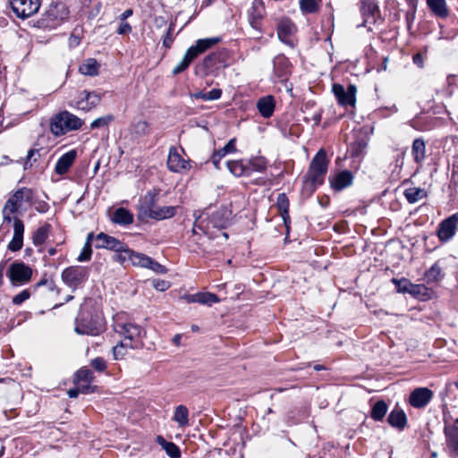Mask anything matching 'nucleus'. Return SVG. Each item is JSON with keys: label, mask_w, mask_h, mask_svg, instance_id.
Segmentation results:
<instances>
[{"label": "nucleus", "mask_w": 458, "mask_h": 458, "mask_svg": "<svg viewBox=\"0 0 458 458\" xmlns=\"http://www.w3.org/2000/svg\"><path fill=\"white\" fill-rule=\"evenodd\" d=\"M74 330L78 335H98L104 332L105 326L101 318L82 308L75 319Z\"/></svg>", "instance_id": "nucleus-1"}, {"label": "nucleus", "mask_w": 458, "mask_h": 458, "mask_svg": "<svg viewBox=\"0 0 458 458\" xmlns=\"http://www.w3.org/2000/svg\"><path fill=\"white\" fill-rule=\"evenodd\" d=\"M82 124L83 121L77 115L68 111H62L50 119L49 126L51 132L55 136L59 137L71 131L80 129Z\"/></svg>", "instance_id": "nucleus-2"}, {"label": "nucleus", "mask_w": 458, "mask_h": 458, "mask_svg": "<svg viewBox=\"0 0 458 458\" xmlns=\"http://www.w3.org/2000/svg\"><path fill=\"white\" fill-rule=\"evenodd\" d=\"M327 171V153L323 148H321L312 158L307 173V180L311 183L313 188L323 183Z\"/></svg>", "instance_id": "nucleus-3"}, {"label": "nucleus", "mask_w": 458, "mask_h": 458, "mask_svg": "<svg viewBox=\"0 0 458 458\" xmlns=\"http://www.w3.org/2000/svg\"><path fill=\"white\" fill-rule=\"evenodd\" d=\"M89 276V269L82 266H71L63 270L62 281L72 291L83 285Z\"/></svg>", "instance_id": "nucleus-4"}, {"label": "nucleus", "mask_w": 458, "mask_h": 458, "mask_svg": "<svg viewBox=\"0 0 458 458\" xmlns=\"http://www.w3.org/2000/svg\"><path fill=\"white\" fill-rule=\"evenodd\" d=\"M9 5L18 18L26 19L38 12L41 0H9Z\"/></svg>", "instance_id": "nucleus-5"}, {"label": "nucleus", "mask_w": 458, "mask_h": 458, "mask_svg": "<svg viewBox=\"0 0 458 458\" xmlns=\"http://www.w3.org/2000/svg\"><path fill=\"white\" fill-rule=\"evenodd\" d=\"M7 274L13 285H22L30 281L32 269L23 262H13L10 265Z\"/></svg>", "instance_id": "nucleus-6"}, {"label": "nucleus", "mask_w": 458, "mask_h": 458, "mask_svg": "<svg viewBox=\"0 0 458 458\" xmlns=\"http://www.w3.org/2000/svg\"><path fill=\"white\" fill-rule=\"evenodd\" d=\"M33 199V191L31 189L23 187L16 191L6 201L4 211L13 214L18 211L23 203L31 205Z\"/></svg>", "instance_id": "nucleus-7"}, {"label": "nucleus", "mask_w": 458, "mask_h": 458, "mask_svg": "<svg viewBox=\"0 0 458 458\" xmlns=\"http://www.w3.org/2000/svg\"><path fill=\"white\" fill-rule=\"evenodd\" d=\"M332 91L337 99V103L344 107L354 106L356 103L357 88L350 84L345 89L342 84L335 83L332 86Z\"/></svg>", "instance_id": "nucleus-8"}, {"label": "nucleus", "mask_w": 458, "mask_h": 458, "mask_svg": "<svg viewBox=\"0 0 458 458\" xmlns=\"http://www.w3.org/2000/svg\"><path fill=\"white\" fill-rule=\"evenodd\" d=\"M158 192L154 191H148L142 199V202L138 207L137 218L141 222H146L151 216L152 212L157 208Z\"/></svg>", "instance_id": "nucleus-9"}, {"label": "nucleus", "mask_w": 458, "mask_h": 458, "mask_svg": "<svg viewBox=\"0 0 458 458\" xmlns=\"http://www.w3.org/2000/svg\"><path fill=\"white\" fill-rule=\"evenodd\" d=\"M166 165L171 172L179 174L187 173L191 167L190 160L183 158L175 147L169 148Z\"/></svg>", "instance_id": "nucleus-10"}, {"label": "nucleus", "mask_w": 458, "mask_h": 458, "mask_svg": "<svg viewBox=\"0 0 458 458\" xmlns=\"http://www.w3.org/2000/svg\"><path fill=\"white\" fill-rule=\"evenodd\" d=\"M444 433L445 437L446 452L452 458L458 457V419L453 425L445 421Z\"/></svg>", "instance_id": "nucleus-11"}, {"label": "nucleus", "mask_w": 458, "mask_h": 458, "mask_svg": "<svg viewBox=\"0 0 458 458\" xmlns=\"http://www.w3.org/2000/svg\"><path fill=\"white\" fill-rule=\"evenodd\" d=\"M458 230V212L444 219L437 228V237L443 242L450 241Z\"/></svg>", "instance_id": "nucleus-12"}, {"label": "nucleus", "mask_w": 458, "mask_h": 458, "mask_svg": "<svg viewBox=\"0 0 458 458\" xmlns=\"http://www.w3.org/2000/svg\"><path fill=\"white\" fill-rule=\"evenodd\" d=\"M203 221L201 220V215H199L196 216L194 226L192 229V233H196V228H199V230L203 231V233L208 236L210 239L211 236L208 233L209 226L213 228L222 229L225 227L226 220L224 219L223 214L219 211L214 212L209 217L208 221L206 226L202 225Z\"/></svg>", "instance_id": "nucleus-13"}, {"label": "nucleus", "mask_w": 458, "mask_h": 458, "mask_svg": "<svg viewBox=\"0 0 458 458\" xmlns=\"http://www.w3.org/2000/svg\"><path fill=\"white\" fill-rule=\"evenodd\" d=\"M95 238V247L97 249H107L118 252L119 254H123L127 246L124 242L105 233H99Z\"/></svg>", "instance_id": "nucleus-14"}, {"label": "nucleus", "mask_w": 458, "mask_h": 458, "mask_svg": "<svg viewBox=\"0 0 458 458\" xmlns=\"http://www.w3.org/2000/svg\"><path fill=\"white\" fill-rule=\"evenodd\" d=\"M101 98V95L96 91L83 90L78 96L76 106L78 109L89 111L99 105Z\"/></svg>", "instance_id": "nucleus-15"}, {"label": "nucleus", "mask_w": 458, "mask_h": 458, "mask_svg": "<svg viewBox=\"0 0 458 458\" xmlns=\"http://www.w3.org/2000/svg\"><path fill=\"white\" fill-rule=\"evenodd\" d=\"M433 397V392L427 387L415 388L409 396V403L417 409L427 406Z\"/></svg>", "instance_id": "nucleus-16"}, {"label": "nucleus", "mask_w": 458, "mask_h": 458, "mask_svg": "<svg viewBox=\"0 0 458 458\" xmlns=\"http://www.w3.org/2000/svg\"><path fill=\"white\" fill-rule=\"evenodd\" d=\"M360 13L363 17L361 26L376 23V16L379 13V7L375 0H360Z\"/></svg>", "instance_id": "nucleus-17"}, {"label": "nucleus", "mask_w": 458, "mask_h": 458, "mask_svg": "<svg viewBox=\"0 0 458 458\" xmlns=\"http://www.w3.org/2000/svg\"><path fill=\"white\" fill-rule=\"evenodd\" d=\"M116 331L123 335L125 340H129L130 343L137 344L143 332V329L133 323L118 324Z\"/></svg>", "instance_id": "nucleus-18"}, {"label": "nucleus", "mask_w": 458, "mask_h": 458, "mask_svg": "<svg viewBox=\"0 0 458 458\" xmlns=\"http://www.w3.org/2000/svg\"><path fill=\"white\" fill-rule=\"evenodd\" d=\"M118 259L122 262L128 260V261H131V263L133 266L146 267L150 257H148L143 253H140V252H136V251L129 249L128 246H126L123 253L118 254Z\"/></svg>", "instance_id": "nucleus-19"}, {"label": "nucleus", "mask_w": 458, "mask_h": 458, "mask_svg": "<svg viewBox=\"0 0 458 458\" xmlns=\"http://www.w3.org/2000/svg\"><path fill=\"white\" fill-rule=\"evenodd\" d=\"M24 225L23 222L15 217L13 220V236L8 244V249L12 251H18L23 245Z\"/></svg>", "instance_id": "nucleus-20"}, {"label": "nucleus", "mask_w": 458, "mask_h": 458, "mask_svg": "<svg viewBox=\"0 0 458 458\" xmlns=\"http://www.w3.org/2000/svg\"><path fill=\"white\" fill-rule=\"evenodd\" d=\"M265 14L264 4L261 0H254L249 12V21L250 26L257 30H260V20Z\"/></svg>", "instance_id": "nucleus-21"}, {"label": "nucleus", "mask_w": 458, "mask_h": 458, "mask_svg": "<svg viewBox=\"0 0 458 458\" xmlns=\"http://www.w3.org/2000/svg\"><path fill=\"white\" fill-rule=\"evenodd\" d=\"M77 157L75 149H72L59 157L55 164V171L57 174L63 175L66 174Z\"/></svg>", "instance_id": "nucleus-22"}, {"label": "nucleus", "mask_w": 458, "mask_h": 458, "mask_svg": "<svg viewBox=\"0 0 458 458\" xmlns=\"http://www.w3.org/2000/svg\"><path fill=\"white\" fill-rule=\"evenodd\" d=\"M225 52H214L207 55L203 60V65L208 71H213L221 67L227 66V64L224 60Z\"/></svg>", "instance_id": "nucleus-23"}, {"label": "nucleus", "mask_w": 458, "mask_h": 458, "mask_svg": "<svg viewBox=\"0 0 458 458\" xmlns=\"http://www.w3.org/2000/svg\"><path fill=\"white\" fill-rule=\"evenodd\" d=\"M220 41V37L201 38L198 39L195 45L191 46L188 49L191 52V54L194 55L195 57H197L199 55L204 53Z\"/></svg>", "instance_id": "nucleus-24"}, {"label": "nucleus", "mask_w": 458, "mask_h": 458, "mask_svg": "<svg viewBox=\"0 0 458 458\" xmlns=\"http://www.w3.org/2000/svg\"><path fill=\"white\" fill-rule=\"evenodd\" d=\"M353 180L352 174L348 170L338 173L331 181V186L335 191H342L352 185Z\"/></svg>", "instance_id": "nucleus-25"}, {"label": "nucleus", "mask_w": 458, "mask_h": 458, "mask_svg": "<svg viewBox=\"0 0 458 458\" xmlns=\"http://www.w3.org/2000/svg\"><path fill=\"white\" fill-rule=\"evenodd\" d=\"M274 72L279 79L284 80L290 73V63L283 55L276 56L273 60Z\"/></svg>", "instance_id": "nucleus-26"}, {"label": "nucleus", "mask_w": 458, "mask_h": 458, "mask_svg": "<svg viewBox=\"0 0 458 458\" xmlns=\"http://www.w3.org/2000/svg\"><path fill=\"white\" fill-rule=\"evenodd\" d=\"M275 106V98L271 95L263 97L257 102V108L264 118H269L273 115Z\"/></svg>", "instance_id": "nucleus-27"}, {"label": "nucleus", "mask_w": 458, "mask_h": 458, "mask_svg": "<svg viewBox=\"0 0 458 458\" xmlns=\"http://www.w3.org/2000/svg\"><path fill=\"white\" fill-rule=\"evenodd\" d=\"M295 31L294 24L288 19L280 21L277 27V35L280 40L285 44L293 46L289 37Z\"/></svg>", "instance_id": "nucleus-28"}, {"label": "nucleus", "mask_w": 458, "mask_h": 458, "mask_svg": "<svg viewBox=\"0 0 458 458\" xmlns=\"http://www.w3.org/2000/svg\"><path fill=\"white\" fill-rule=\"evenodd\" d=\"M236 151V147H235V139H232L230 140L227 144L223 147L222 148L218 149L217 151H216L213 156H212V158H211V161L214 165V166L216 168V169H219V163L221 161V159L228 153H233Z\"/></svg>", "instance_id": "nucleus-29"}, {"label": "nucleus", "mask_w": 458, "mask_h": 458, "mask_svg": "<svg viewBox=\"0 0 458 458\" xmlns=\"http://www.w3.org/2000/svg\"><path fill=\"white\" fill-rule=\"evenodd\" d=\"M387 421L392 427L403 429L407 424V418L403 410L394 409L388 415Z\"/></svg>", "instance_id": "nucleus-30"}, {"label": "nucleus", "mask_w": 458, "mask_h": 458, "mask_svg": "<svg viewBox=\"0 0 458 458\" xmlns=\"http://www.w3.org/2000/svg\"><path fill=\"white\" fill-rule=\"evenodd\" d=\"M112 221L120 225H129L133 223V215L124 208H118L113 214Z\"/></svg>", "instance_id": "nucleus-31"}, {"label": "nucleus", "mask_w": 458, "mask_h": 458, "mask_svg": "<svg viewBox=\"0 0 458 458\" xmlns=\"http://www.w3.org/2000/svg\"><path fill=\"white\" fill-rule=\"evenodd\" d=\"M411 154L414 161L417 164L421 165L426 157V143L423 139L418 138L413 140Z\"/></svg>", "instance_id": "nucleus-32"}, {"label": "nucleus", "mask_w": 458, "mask_h": 458, "mask_svg": "<svg viewBox=\"0 0 458 458\" xmlns=\"http://www.w3.org/2000/svg\"><path fill=\"white\" fill-rule=\"evenodd\" d=\"M427 4L431 12L437 17L446 18L449 14L445 0H427Z\"/></svg>", "instance_id": "nucleus-33"}, {"label": "nucleus", "mask_w": 458, "mask_h": 458, "mask_svg": "<svg viewBox=\"0 0 458 458\" xmlns=\"http://www.w3.org/2000/svg\"><path fill=\"white\" fill-rule=\"evenodd\" d=\"M176 214V207L165 206L157 207L153 212L149 219L163 220L174 216Z\"/></svg>", "instance_id": "nucleus-34"}, {"label": "nucleus", "mask_w": 458, "mask_h": 458, "mask_svg": "<svg viewBox=\"0 0 458 458\" xmlns=\"http://www.w3.org/2000/svg\"><path fill=\"white\" fill-rule=\"evenodd\" d=\"M403 195L409 203L413 204L426 198L427 191L420 187H411L404 191Z\"/></svg>", "instance_id": "nucleus-35"}, {"label": "nucleus", "mask_w": 458, "mask_h": 458, "mask_svg": "<svg viewBox=\"0 0 458 458\" xmlns=\"http://www.w3.org/2000/svg\"><path fill=\"white\" fill-rule=\"evenodd\" d=\"M227 167L229 171L235 176H249V165L242 160L228 161Z\"/></svg>", "instance_id": "nucleus-36"}, {"label": "nucleus", "mask_w": 458, "mask_h": 458, "mask_svg": "<svg viewBox=\"0 0 458 458\" xmlns=\"http://www.w3.org/2000/svg\"><path fill=\"white\" fill-rule=\"evenodd\" d=\"M157 442L171 458L181 456L180 448L174 443L166 441L162 436L157 437Z\"/></svg>", "instance_id": "nucleus-37"}, {"label": "nucleus", "mask_w": 458, "mask_h": 458, "mask_svg": "<svg viewBox=\"0 0 458 458\" xmlns=\"http://www.w3.org/2000/svg\"><path fill=\"white\" fill-rule=\"evenodd\" d=\"M276 207L282 216L284 223L287 225L289 216V199L285 193H280L276 199Z\"/></svg>", "instance_id": "nucleus-38"}, {"label": "nucleus", "mask_w": 458, "mask_h": 458, "mask_svg": "<svg viewBox=\"0 0 458 458\" xmlns=\"http://www.w3.org/2000/svg\"><path fill=\"white\" fill-rule=\"evenodd\" d=\"M99 64L94 58H89L80 65L79 72L88 76H96L98 73Z\"/></svg>", "instance_id": "nucleus-39"}, {"label": "nucleus", "mask_w": 458, "mask_h": 458, "mask_svg": "<svg viewBox=\"0 0 458 458\" xmlns=\"http://www.w3.org/2000/svg\"><path fill=\"white\" fill-rule=\"evenodd\" d=\"M51 229V225L46 223L38 227L32 235L33 244L36 246L43 244L47 239L48 233Z\"/></svg>", "instance_id": "nucleus-40"}, {"label": "nucleus", "mask_w": 458, "mask_h": 458, "mask_svg": "<svg viewBox=\"0 0 458 458\" xmlns=\"http://www.w3.org/2000/svg\"><path fill=\"white\" fill-rule=\"evenodd\" d=\"M173 420L178 423L180 427H185L189 424V410L184 405H178L175 408Z\"/></svg>", "instance_id": "nucleus-41"}, {"label": "nucleus", "mask_w": 458, "mask_h": 458, "mask_svg": "<svg viewBox=\"0 0 458 458\" xmlns=\"http://www.w3.org/2000/svg\"><path fill=\"white\" fill-rule=\"evenodd\" d=\"M388 406L383 400L376 402L373 405L370 416L376 421H380L384 419L387 412Z\"/></svg>", "instance_id": "nucleus-42"}, {"label": "nucleus", "mask_w": 458, "mask_h": 458, "mask_svg": "<svg viewBox=\"0 0 458 458\" xmlns=\"http://www.w3.org/2000/svg\"><path fill=\"white\" fill-rule=\"evenodd\" d=\"M442 279V269L437 263H435L424 274V280L428 284H433Z\"/></svg>", "instance_id": "nucleus-43"}, {"label": "nucleus", "mask_w": 458, "mask_h": 458, "mask_svg": "<svg viewBox=\"0 0 458 458\" xmlns=\"http://www.w3.org/2000/svg\"><path fill=\"white\" fill-rule=\"evenodd\" d=\"M249 165V175L252 172H263L267 168V160L262 157H253L246 162Z\"/></svg>", "instance_id": "nucleus-44"}, {"label": "nucleus", "mask_w": 458, "mask_h": 458, "mask_svg": "<svg viewBox=\"0 0 458 458\" xmlns=\"http://www.w3.org/2000/svg\"><path fill=\"white\" fill-rule=\"evenodd\" d=\"M321 0H300V9L303 13H315L319 10Z\"/></svg>", "instance_id": "nucleus-45"}, {"label": "nucleus", "mask_w": 458, "mask_h": 458, "mask_svg": "<svg viewBox=\"0 0 458 458\" xmlns=\"http://www.w3.org/2000/svg\"><path fill=\"white\" fill-rule=\"evenodd\" d=\"M195 58L194 55L188 49L181 62L173 69V74L176 75L185 71Z\"/></svg>", "instance_id": "nucleus-46"}, {"label": "nucleus", "mask_w": 458, "mask_h": 458, "mask_svg": "<svg viewBox=\"0 0 458 458\" xmlns=\"http://www.w3.org/2000/svg\"><path fill=\"white\" fill-rule=\"evenodd\" d=\"M128 348H137V344H127L121 342L117 344L115 346L113 347V355L114 360H120L123 359L126 353Z\"/></svg>", "instance_id": "nucleus-47"}, {"label": "nucleus", "mask_w": 458, "mask_h": 458, "mask_svg": "<svg viewBox=\"0 0 458 458\" xmlns=\"http://www.w3.org/2000/svg\"><path fill=\"white\" fill-rule=\"evenodd\" d=\"M149 131V124L146 121H139L131 128V134L137 138L148 135Z\"/></svg>", "instance_id": "nucleus-48"}, {"label": "nucleus", "mask_w": 458, "mask_h": 458, "mask_svg": "<svg viewBox=\"0 0 458 458\" xmlns=\"http://www.w3.org/2000/svg\"><path fill=\"white\" fill-rule=\"evenodd\" d=\"M76 379L79 383H91L94 379L93 373L87 368H82L76 373Z\"/></svg>", "instance_id": "nucleus-49"}, {"label": "nucleus", "mask_w": 458, "mask_h": 458, "mask_svg": "<svg viewBox=\"0 0 458 458\" xmlns=\"http://www.w3.org/2000/svg\"><path fill=\"white\" fill-rule=\"evenodd\" d=\"M198 303L211 305L219 301L217 295L211 293H199Z\"/></svg>", "instance_id": "nucleus-50"}, {"label": "nucleus", "mask_w": 458, "mask_h": 458, "mask_svg": "<svg viewBox=\"0 0 458 458\" xmlns=\"http://www.w3.org/2000/svg\"><path fill=\"white\" fill-rule=\"evenodd\" d=\"M42 286H45L47 288V290L49 291V292L55 293V294H59L60 290L56 286L55 282L52 281V280L49 281V280H47L46 278L41 279L38 283H37L33 286V289H34V291H36L37 289H38V288H40Z\"/></svg>", "instance_id": "nucleus-51"}, {"label": "nucleus", "mask_w": 458, "mask_h": 458, "mask_svg": "<svg viewBox=\"0 0 458 458\" xmlns=\"http://www.w3.org/2000/svg\"><path fill=\"white\" fill-rule=\"evenodd\" d=\"M392 282L395 284L397 291L399 293H409V291L411 289L409 285L412 284V283H411L406 278H402V279L393 278Z\"/></svg>", "instance_id": "nucleus-52"}, {"label": "nucleus", "mask_w": 458, "mask_h": 458, "mask_svg": "<svg viewBox=\"0 0 458 458\" xmlns=\"http://www.w3.org/2000/svg\"><path fill=\"white\" fill-rule=\"evenodd\" d=\"M91 255H92L91 244L89 242H85L80 255L77 258V260L79 262L89 261L91 259Z\"/></svg>", "instance_id": "nucleus-53"}, {"label": "nucleus", "mask_w": 458, "mask_h": 458, "mask_svg": "<svg viewBox=\"0 0 458 458\" xmlns=\"http://www.w3.org/2000/svg\"><path fill=\"white\" fill-rule=\"evenodd\" d=\"M113 119H114L113 115H110V114L98 117L91 123L90 127H91V129H96V128L106 126L109 124V123H111L113 121Z\"/></svg>", "instance_id": "nucleus-54"}, {"label": "nucleus", "mask_w": 458, "mask_h": 458, "mask_svg": "<svg viewBox=\"0 0 458 458\" xmlns=\"http://www.w3.org/2000/svg\"><path fill=\"white\" fill-rule=\"evenodd\" d=\"M31 295V290L30 289H24L20 293L16 294L13 297V303L14 305H21L25 301H27Z\"/></svg>", "instance_id": "nucleus-55"}, {"label": "nucleus", "mask_w": 458, "mask_h": 458, "mask_svg": "<svg viewBox=\"0 0 458 458\" xmlns=\"http://www.w3.org/2000/svg\"><path fill=\"white\" fill-rule=\"evenodd\" d=\"M147 268L151 269L152 271L157 274H165L167 269L153 259H149L148 263L146 266Z\"/></svg>", "instance_id": "nucleus-56"}, {"label": "nucleus", "mask_w": 458, "mask_h": 458, "mask_svg": "<svg viewBox=\"0 0 458 458\" xmlns=\"http://www.w3.org/2000/svg\"><path fill=\"white\" fill-rule=\"evenodd\" d=\"M90 365L92 366V368L98 371V372H103L106 370V360L101 358V357H97L95 359H93L90 362Z\"/></svg>", "instance_id": "nucleus-57"}, {"label": "nucleus", "mask_w": 458, "mask_h": 458, "mask_svg": "<svg viewBox=\"0 0 458 458\" xmlns=\"http://www.w3.org/2000/svg\"><path fill=\"white\" fill-rule=\"evenodd\" d=\"M221 95H222L221 89H213L209 90L208 92L203 93L201 98L204 100L210 101V100H216V99L220 98Z\"/></svg>", "instance_id": "nucleus-58"}, {"label": "nucleus", "mask_w": 458, "mask_h": 458, "mask_svg": "<svg viewBox=\"0 0 458 458\" xmlns=\"http://www.w3.org/2000/svg\"><path fill=\"white\" fill-rule=\"evenodd\" d=\"M410 286L409 293L415 297H420V295H423L425 292L427 291V288L420 284H412Z\"/></svg>", "instance_id": "nucleus-59"}, {"label": "nucleus", "mask_w": 458, "mask_h": 458, "mask_svg": "<svg viewBox=\"0 0 458 458\" xmlns=\"http://www.w3.org/2000/svg\"><path fill=\"white\" fill-rule=\"evenodd\" d=\"M173 30H174L173 27L170 25L166 31L165 36L163 38V46L165 48H170L174 42Z\"/></svg>", "instance_id": "nucleus-60"}, {"label": "nucleus", "mask_w": 458, "mask_h": 458, "mask_svg": "<svg viewBox=\"0 0 458 458\" xmlns=\"http://www.w3.org/2000/svg\"><path fill=\"white\" fill-rule=\"evenodd\" d=\"M131 25L126 21H122L117 29V33L120 35L128 34L131 32Z\"/></svg>", "instance_id": "nucleus-61"}, {"label": "nucleus", "mask_w": 458, "mask_h": 458, "mask_svg": "<svg viewBox=\"0 0 458 458\" xmlns=\"http://www.w3.org/2000/svg\"><path fill=\"white\" fill-rule=\"evenodd\" d=\"M95 387L96 386H90V383H83V384H80V386H78V389L80 390V393L87 394L93 392Z\"/></svg>", "instance_id": "nucleus-62"}, {"label": "nucleus", "mask_w": 458, "mask_h": 458, "mask_svg": "<svg viewBox=\"0 0 458 458\" xmlns=\"http://www.w3.org/2000/svg\"><path fill=\"white\" fill-rule=\"evenodd\" d=\"M49 208V205L45 201H40L36 206V210L39 213H46Z\"/></svg>", "instance_id": "nucleus-63"}, {"label": "nucleus", "mask_w": 458, "mask_h": 458, "mask_svg": "<svg viewBox=\"0 0 458 458\" xmlns=\"http://www.w3.org/2000/svg\"><path fill=\"white\" fill-rule=\"evenodd\" d=\"M155 288L159 291H165L168 288L169 284L166 281H158L157 284H154Z\"/></svg>", "instance_id": "nucleus-64"}]
</instances>
